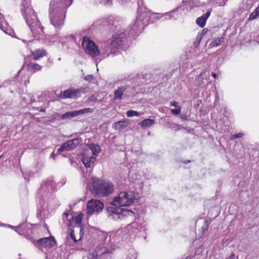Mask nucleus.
I'll list each match as a JSON object with an SVG mask.
<instances>
[{
    "mask_svg": "<svg viewBox=\"0 0 259 259\" xmlns=\"http://www.w3.org/2000/svg\"><path fill=\"white\" fill-rule=\"evenodd\" d=\"M77 112V116L88 114L89 113H91L93 112V110L90 108H87L83 109H80L79 110H76Z\"/></svg>",
    "mask_w": 259,
    "mask_h": 259,
    "instance_id": "7c9ffc66",
    "label": "nucleus"
},
{
    "mask_svg": "<svg viewBox=\"0 0 259 259\" xmlns=\"http://www.w3.org/2000/svg\"><path fill=\"white\" fill-rule=\"evenodd\" d=\"M16 231L19 234L24 235L28 238L31 240L35 246L40 249L45 248L48 250L56 244L55 239L53 237L44 238L35 241L31 237V235L32 234V226H31L30 227H29L25 224L16 227Z\"/></svg>",
    "mask_w": 259,
    "mask_h": 259,
    "instance_id": "f03ea898",
    "label": "nucleus"
},
{
    "mask_svg": "<svg viewBox=\"0 0 259 259\" xmlns=\"http://www.w3.org/2000/svg\"><path fill=\"white\" fill-rule=\"evenodd\" d=\"M160 17H155L156 19H158Z\"/></svg>",
    "mask_w": 259,
    "mask_h": 259,
    "instance_id": "de8ad7c7",
    "label": "nucleus"
},
{
    "mask_svg": "<svg viewBox=\"0 0 259 259\" xmlns=\"http://www.w3.org/2000/svg\"><path fill=\"white\" fill-rule=\"evenodd\" d=\"M124 36V34L122 32H117L114 34L110 42L109 51L107 50L106 52L104 53V55L108 56L109 52L112 53L115 50L117 49L121 45Z\"/></svg>",
    "mask_w": 259,
    "mask_h": 259,
    "instance_id": "0eeeda50",
    "label": "nucleus"
},
{
    "mask_svg": "<svg viewBox=\"0 0 259 259\" xmlns=\"http://www.w3.org/2000/svg\"><path fill=\"white\" fill-rule=\"evenodd\" d=\"M26 22L33 34H38L43 33L42 27L37 17H26Z\"/></svg>",
    "mask_w": 259,
    "mask_h": 259,
    "instance_id": "1a4fd4ad",
    "label": "nucleus"
},
{
    "mask_svg": "<svg viewBox=\"0 0 259 259\" xmlns=\"http://www.w3.org/2000/svg\"><path fill=\"white\" fill-rule=\"evenodd\" d=\"M83 217L84 214L81 212L74 216L66 212L63 214V220L64 223L70 229L71 227L73 228L70 232V236L74 242L79 240L83 235V227L81 224Z\"/></svg>",
    "mask_w": 259,
    "mask_h": 259,
    "instance_id": "f257e3e1",
    "label": "nucleus"
},
{
    "mask_svg": "<svg viewBox=\"0 0 259 259\" xmlns=\"http://www.w3.org/2000/svg\"><path fill=\"white\" fill-rule=\"evenodd\" d=\"M227 259H233V257H229V258H228Z\"/></svg>",
    "mask_w": 259,
    "mask_h": 259,
    "instance_id": "49530a36",
    "label": "nucleus"
},
{
    "mask_svg": "<svg viewBox=\"0 0 259 259\" xmlns=\"http://www.w3.org/2000/svg\"><path fill=\"white\" fill-rule=\"evenodd\" d=\"M108 216L110 219L117 221L121 220L120 208H115L113 206L108 207L107 209Z\"/></svg>",
    "mask_w": 259,
    "mask_h": 259,
    "instance_id": "9d476101",
    "label": "nucleus"
},
{
    "mask_svg": "<svg viewBox=\"0 0 259 259\" xmlns=\"http://www.w3.org/2000/svg\"><path fill=\"white\" fill-rule=\"evenodd\" d=\"M31 53L33 59L35 60H37L47 55L46 51L42 49H37Z\"/></svg>",
    "mask_w": 259,
    "mask_h": 259,
    "instance_id": "dca6fc26",
    "label": "nucleus"
},
{
    "mask_svg": "<svg viewBox=\"0 0 259 259\" xmlns=\"http://www.w3.org/2000/svg\"><path fill=\"white\" fill-rule=\"evenodd\" d=\"M207 18L208 17H198L196 20V23L200 27H203L205 25Z\"/></svg>",
    "mask_w": 259,
    "mask_h": 259,
    "instance_id": "c85d7f7f",
    "label": "nucleus"
},
{
    "mask_svg": "<svg viewBox=\"0 0 259 259\" xmlns=\"http://www.w3.org/2000/svg\"><path fill=\"white\" fill-rule=\"evenodd\" d=\"M3 14L0 13V15H2Z\"/></svg>",
    "mask_w": 259,
    "mask_h": 259,
    "instance_id": "8fccbe9b",
    "label": "nucleus"
},
{
    "mask_svg": "<svg viewBox=\"0 0 259 259\" xmlns=\"http://www.w3.org/2000/svg\"><path fill=\"white\" fill-rule=\"evenodd\" d=\"M0 29L6 33H9L10 26L5 17H0Z\"/></svg>",
    "mask_w": 259,
    "mask_h": 259,
    "instance_id": "6ab92c4d",
    "label": "nucleus"
},
{
    "mask_svg": "<svg viewBox=\"0 0 259 259\" xmlns=\"http://www.w3.org/2000/svg\"><path fill=\"white\" fill-rule=\"evenodd\" d=\"M255 17H249V20H253L254 18H255Z\"/></svg>",
    "mask_w": 259,
    "mask_h": 259,
    "instance_id": "37998d69",
    "label": "nucleus"
},
{
    "mask_svg": "<svg viewBox=\"0 0 259 259\" xmlns=\"http://www.w3.org/2000/svg\"><path fill=\"white\" fill-rule=\"evenodd\" d=\"M40 111H43V112H44V111H45V110H44V109H43V110L42 109V110H41Z\"/></svg>",
    "mask_w": 259,
    "mask_h": 259,
    "instance_id": "09e8293b",
    "label": "nucleus"
},
{
    "mask_svg": "<svg viewBox=\"0 0 259 259\" xmlns=\"http://www.w3.org/2000/svg\"><path fill=\"white\" fill-rule=\"evenodd\" d=\"M136 194L133 191L121 192L114 197L111 204L116 207L128 206L134 203Z\"/></svg>",
    "mask_w": 259,
    "mask_h": 259,
    "instance_id": "20e7f679",
    "label": "nucleus"
},
{
    "mask_svg": "<svg viewBox=\"0 0 259 259\" xmlns=\"http://www.w3.org/2000/svg\"><path fill=\"white\" fill-rule=\"evenodd\" d=\"M189 7L192 9L194 7H198L200 5V2L198 0H190L188 2Z\"/></svg>",
    "mask_w": 259,
    "mask_h": 259,
    "instance_id": "2f4dec72",
    "label": "nucleus"
},
{
    "mask_svg": "<svg viewBox=\"0 0 259 259\" xmlns=\"http://www.w3.org/2000/svg\"><path fill=\"white\" fill-rule=\"evenodd\" d=\"M223 41V38L222 37L217 38L213 40V41L209 44L210 47H217L220 46Z\"/></svg>",
    "mask_w": 259,
    "mask_h": 259,
    "instance_id": "c756f323",
    "label": "nucleus"
},
{
    "mask_svg": "<svg viewBox=\"0 0 259 259\" xmlns=\"http://www.w3.org/2000/svg\"><path fill=\"white\" fill-rule=\"evenodd\" d=\"M77 116V111H72L67 112L61 115V118L63 119H69L72 117Z\"/></svg>",
    "mask_w": 259,
    "mask_h": 259,
    "instance_id": "393cba45",
    "label": "nucleus"
},
{
    "mask_svg": "<svg viewBox=\"0 0 259 259\" xmlns=\"http://www.w3.org/2000/svg\"><path fill=\"white\" fill-rule=\"evenodd\" d=\"M22 14L24 16H33L35 15V12L31 7L24 6V8L22 9Z\"/></svg>",
    "mask_w": 259,
    "mask_h": 259,
    "instance_id": "412c9836",
    "label": "nucleus"
},
{
    "mask_svg": "<svg viewBox=\"0 0 259 259\" xmlns=\"http://www.w3.org/2000/svg\"><path fill=\"white\" fill-rule=\"evenodd\" d=\"M154 123L153 119L148 118L143 120L140 123L141 126L143 128H146L151 126Z\"/></svg>",
    "mask_w": 259,
    "mask_h": 259,
    "instance_id": "b1692460",
    "label": "nucleus"
},
{
    "mask_svg": "<svg viewBox=\"0 0 259 259\" xmlns=\"http://www.w3.org/2000/svg\"><path fill=\"white\" fill-rule=\"evenodd\" d=\"M72 0H60L59 2L52 1L50 4V14L51 15H59L65 16L66 9L72 3Z\"/></svg>",
    "mask_w": 259,
    "mask_h": 259,
    "instance_id": "39448f33",
    "label": "nucleus"
},
{
    "mask_svg": "<svg viewBox=\"0 0 259 259\" xmlns=\"http://www.w3.org/2000/svg\"><path fill=\"white\" fill-rule=\"evenodd\" d=\"M170 105H171V106L176 107L177 108H178V107H180V106H178V103L176 101L171 102Z\"/></svg>",
    "mask_w": 259,
    "mask_h": 259,
    "instance_id": "58836bf2",
    "label": "nucleus"
},
{
    "mask_svg": "<svg viewBox=\"0 0 259 259\" xmlns=\"http://www.w3.org/2000/svg\"><path fill=\"white\" fill-rule=\"evenodd\" d=\"M103 182L98 179H93L92 180V187L89 186L91 190L94 191L97 195L99 194V191L101 189Z\"/></svg>",
    "mask_w": 259,
    "mask_h": 259,
    "instance_id": "2eb2a0df",
    "label": "nucleus"
},
{
    "mask_svg": "<svg viewBox=\"0 0 259 259\" xmlns=\"http://www.w3.org/2000/svg\"><path fill=\"white\" fill-rule=\"evenodd\" d=\"M153 14H154V15H160V13H153Z\"/></svg>",
    "mask_w": 259,
    "mask_h": 259,
    "instance_id": "a18cd8bd",
    "label": "nucleus"
},
{
    "mask_svg": "<svg viewBox=\"0 0 259 259\" xmlns=\"http://www.w3.org/2000/svg\"><path fill=\"white\" fill-rule=\"evenodd\" d=\"M75 93V90H67L63 93L62 97L64 98H73L74 97Z\"/></svg>",
    "mask_w": 259,
    "mask_h": 259,
    "instance_id": "a878e982",
    "label": "nucleus"
},
{
    "mask_svg": "<svg viewBox=\"0 0 259 259\" xmlns=\"http://www.w3.org/2000/svg\"><path fill=\"white\" fill-rule=\"evenodd\" d=\"M1 157H2V156H0V159L1 158Z\"/></svg>",
    "mask_w": 259,
    "mask_h": 259,
    "instance_id": "3c124183",
    "label": "nucleus"
},
{
    "mask_svg": "<svg viewBox=\"0 0 259 259\" xmlns=\"http://www.w3.org/2000/svg\"><path fill=\"white\" fill-rule=\"evenodd\" d=\"M104 207L103 202L97 199H91L87 204V213L91 215L94 213H98L101 212Z\"/></svg>",
    "mask_w": 259,
    "mask_h": 259,
    "instance_id": "6e6552de",
    "label": "nucleus"
},
{
    "mask_svg": "<svg viewBox=\"0 0 259 259\" xmlns=\"http://www.w3.org/2000/svg\"><path fill=\"white\" fill-rule=\"evenodd\" d=\"M208 228V224L206 221H203V226L201 227V230L203 233H205L207 230Z\"/></svg>",
    "mask_w": 259,
    "mask_h": 259,
    "instance_id": "f704fd0d",
    "label": "nucleus"
},
{
    "mask_svg": "<svg viewBox=\"0 0 259 259\" xmlns=\"http://www.w3.org/2000/svg\"><path fill=\"white\" fill-rule=\"evenodd\" d=\"M97 3L101 4L103 5H107L108 3L111 4L110 0H96ZM122 2H126L127 0H121Z\"/></svg>",
    "mask_w": 259,
    "mask_h": 259,
    "instance_id": "72a5a7b5",
    "label": "nucleus"
},
{
    "mask_svg": "<svg viewBox=\"0 0 259 259\" xmlns=\"http://www.w3.org/2000/svg\"><path fill=\"white\" fill-rule=\"evenodd\" d=\"M77 141H78L77 139H74L67 141V142L62 145L61 147L58 149V152L60 153L62 151H70L73 149L77 144Z\"/></svg>",
    "mask_w": 259,
    "mask_h": 259,
    "instance_id": "9b49d317",
    "label": "nucleus"
},
{
    "mask_svg": "<svg viewBox=\"0 0 259 259\" xmlns=\"http://www.w3.org/2000/svg\"><path fill=\"white\" fill-rule=\"evenodd\" d=\"M181 111V107H178L176 109H173L171 110V112L173 114L178 115L180 113Z\"/></svg>",
    "mask_w": 259,
    "mask_h": 259,
    "instance_id": "c9c22d12",
    "label": "nucleus"
},
{
    "mask_svg": "<svg viewBox=\"0 0 259 259\" xmlns=\"http://www.w3.org/2000/svg\"><path fill=\"white\" fill-rule=\"evenodd\" d=\"M209 73L207 70H204L201 72L195 79V83L198 86H202L205 84L204 80L207 81L209 79Z\"/></svg>",
    "mask_w": 259,
    "mask_h": 259,
    "instance_id": "4468645a",
    "label": "nucleus"
},
{
    "mask_svg": "<svg viewBox=\"0 0 259 259\" xmlns=\"http://www.w3.org/2000/svg\"><path fill=\"white\" fill-rule=\"evenodd\" d=\"M212 76L214 77V78H215L217 77V74H215V73H212Z\"/></svg>",
    "mask_w": 259,
    "mask_h": 259,
    "instance_id": "79ce46f5",
    "label": "nucleus"
},
{
    "mask_svg": "<svg viewBox=\"0 0 259 259\" xmlns=\"http://www.w3.org/2000/svg\"><path fill=\"white\" fill-rule=\"evenodd\" d=\"M120 212L122 219H124V217H135V213L131 210L127 209H120Z\"/></svg>",
    "mask_w": 259,
    "mask_h": 259,
    "instance_id": "5701e85b",
    "label": "nucleus"
},
{
    "mask_svg": "<svg viewBox=\"0 0 259 259\" xmlns=\"http://www.w3.org/2000/svg\"><path fill=\"white\" fill-rule=\"evenodd\" d=\"M140 228L141 225L137 222H133L127 226L128 229L132 230L133 232L139 230Z\"/></svg>",
    "mask_w": 259,
    "mask_h": 259,
    "instance_id": "cd10ccee",
    "label": "nucleus"
},
{
    "mask_svg": "<svg viewBox=\"0 0 259 259\" xmlns=\"http://www.w3.org/2000/svg\"><path fill=\"white\" fill-rule=\"evenodd\" d=\"M41 68V66L38 64H30L28 65V69L33 73L40 70Z\"/></svg>",
    "mask_w": 259,
    "mask_h": 259,
    "instance_id": "bb28decb",
    "label": "nucleus"
},
{
    "mask_svg": "<svg viewBox=\"0 0 259 259\" xmlns=\"http://www.w3.org/2000/svg\"><path fill=\"white\" fill-rule=\"evenodd\" d=\"M243 134L240 133L236 134H234L231 136V140H234L237 138H241L243 136Z\"/></svg>",
    "mask_w": 259,
    "mask_h": 259,
    "instance_id": "e433bc0d",
    "label": "nucleus"
},
{
    "mask_svg": "<svg viewBox=\"0 0 259 259\" xmlns=\"http://www.w3.org/2000/svg\"><path fill=\"white\" fill-rule=\"evenodd\" d=\"M52 24L56 28H60L64 24V19L62 17H52Z\"/></svg>",
    "mask_w": 259,
    "mask_h": 259,
    "instance_id": "f3484780",
    "label": "nucleus"
},
{
    "mask_svg": "<svg viewBox=\"0 0 259 259\" xmlns=\"http://www.w3.org/2000/svg\"><path fill=\"white\" fill-rule=\"evenodd\" d=\"M110 252L107 251L105 249H103L101 251H98L96 255L94 254H90L89 256V259H110L111 256L110 255Z\"/></svg>",
    "mask_w": 259,
    "mask_h": 259,
    "instance_id": "ddd939ff",
    "label": "nucleus"
},
{
    "mask_svg": "<svg viewBox=\"0 0 259 259\" xmlns=\"http://www.w3.org/2000/svg\"><path fill=\"white\" fill-rule=\"evenodd\" d=\"M126 89V88L125 86L118 87V89L114 91V97L113 98V99L121 100L122 99L123 93L124 92Z\"/></svg>",
    "mask_w": 259,
    "mask_h": 259,
    "instance_id": "a211bd4d",
    "label": "nucleus"
},
{
    "mask_svg": "<svg viewBox=\"0 0 259 259\" xmlns=\"http://www.w3.org/2000/svg\"><path fill=\"white\" fill-rule=\"evenodd\" d=\"M101 151V147L98 145L90 144L86 146L83 150L81 158V161L86 168L91 167Z\"/></svg>",
    "mask_w": 259,
    "mask_h": 259,
    "instance_id": "7ed1b4c3",
    "label": "nucleus"
},
{
    "mask_svg": "<svg viewBox=\"0 0 259 259\" xmlns=\"http://www.w3.org/2000/svg\"><path fill=\"white\" fill-rule=\"evenodd\" d=\"M211 14V10H208L207 12L204 15H202L201 16H209Z\"/></svg>",
    "mask_w": 259,
    "mask_h": 259,
    "instance_id": "a19ab883",
    "label": "nucleus"
},
{
    "mask_svg": "<svg viewBox=\"0 0 259 259\" xmlns=\"http://www.w3.org/2000/svg\"><path fill=\"white\" fill-rule=\"evenodd\" d=\"M178 9H179V7L177 8L176 9L173 10L172 11H170L169 12L165 13L164 14V15H170L172 13H173L174 12H175V11H177Z\"/></svg>",
    "mask_w": 259,
    "mask_h": 259,
    "instance_id": "ea45409f",
    "label": "nucleus"
},
{
    "mask_svg": "<svg viewBox=\"0 0 259 259\" xmlns=\"http://www.w3.org/2000/svg\"><path fill=\"white\" fill-rule=\"evenodd\" d=\"M126 115L128 117H131L133 116H139L140 114L136 111L128 110L126 112Z\"/></svg>",
    "mask_w": 259,
    "mask_h": 259,
    "instance_id": "473e14b6",
    "label": "nucleus"
},
{
    "mask_svg": "<svg viewBox=\"0 0 259 259\" xmlns=\"http://www.w3.org/2000/svg\"><path fill=\"white\" fill-rule=\"evenodd\" d=\"M78 234H79V232H75V236H77V235H78Z\"/></svg>",
    "mask_w": 259,
    "mask_h": 259,
    "instance_id": "c03bdc74",
    "label": "nucleus"
},
{
    "mask_svg": "<svg viewBox=\"0 0 259 259\" xmlns=\"http://www.w3.org/2000/svg\"><path fill=\"white\" fill-rule=\"evenodd\" d=\"M114 190L113 186L109 183L103 182L101 189L99 191V195L107 196L111 194Z\"/></svg>",
    "mask_w": 259,
    "mask_h": 259,
    "instance_id": "f8f14e48",
    "label": "nucleus"
},
{
    "mask_svg": "<svg viewBox=\"0 0 259 259\" xmlns=\"http://www.w3.org/2000/svg\"><path fill=\"white\" fill-rule=\"evenodd\" d=\"M148 17H145V19L143 17H139V19H137L135 25L133 27V29H138L139 31L143 29L144 27V25L143 24V21H147V18Z\"/></svg>",
    "mask_w": 259,
    "mask_h": 259,
    "instance_id": "aec40b11",
    "label": "nucleus"
},
{
    "mask_svg": "<svg viewBox=\"0 0 259 259\" xmlns=\"http://www.w3.org/2000/svg\"><path fill=\"white\" fill-rule=\"evenodd\" d=\"M128 125V122L125 120H121L115 122L113 124V128L115 130H120L123 128L126 127Z\"/></svg>",
    "mask_w": 259,
    "mask_h": 259,
    "instance_id": "4be33fe9",
    "label": "nucleus"
},
{
    "mask_svg": "<svg viewBox=\"0 0 259 259\" xmlns=\"http://www.w3.org/2000/svg\"><path fill=\"white\" fill-rule=\"evenodd\" d=\"M82 46L85 52L93 58L97 57L100 51L95 43L88 37H84L82 41Z\"/></svg>",
    "mask_w": 259,
    "mask_h": 259,
    "instance_id": "423d86ee",
    "label": "nucleus"
},
{
    "mask_svg": "<svg viewBox=\"0 0 259 259\" xmlns=\"http://www.w3.org/2000/svg\"><path fill=\"white\" fill-rule=\"evenodd\" d=\"M84 79L89 81L93 79V76L92 75H89L84 77Z\"/></svg>",
    "mask_w": 259,
    "mask_h": 259,
    "instance_id": "4c0bfd02",
    "label": "nucleus"
}]
</instances>
